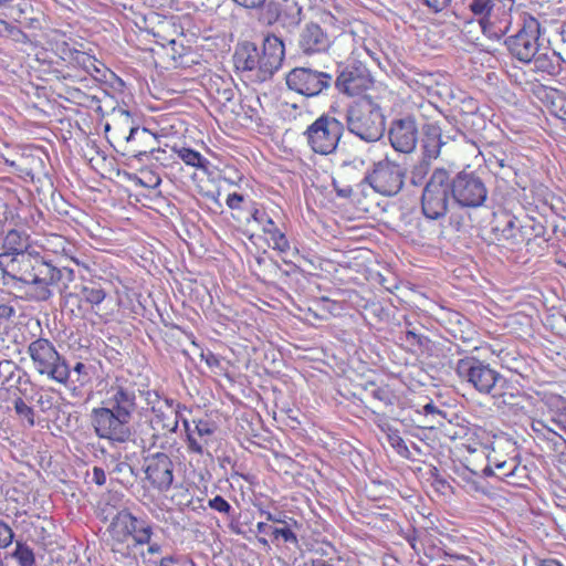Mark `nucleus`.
I'll use <instances>...</instances> for the list:
<instances>
[{
	"label": "nucleus",
	"mask_w": 566,
	"mask_h": 566,
	"mask_svg": "<svg viewBox=\"0 0 566 566\" xmlns=\"http://www.w3.org/2000/svg\"><path fill=\"white\" fill-rule=\"evenodd\" d=\"M489 189L474 170L437 167L428 177L421 193V212L428 220L446 218L451 206L478 209L485 206Z\"/></svg>",
	"instance_id": "f257e3e1"
},
{
	"label": "nucleus",
	"mask_w": 566,
	"mask_h": 566,
	"mask_svg": "<svg viewBox=\"0 0 566 566\" xmlns=\"http://www.w3.org/2000/svg\"><path fill=\"white\" fill-rule=\"evenodd\" d=\"M285 55L283 41L276 35H268L262 45V52L252 42L238 45L233 54L234 66L238 71L252 73L256 82H265L282 66Z\"/></svg>",
	"instance_id": "f03ea898"
},
{
	"label": "nucleus",
	"mask_w": 566,
	"mask_h": 566,
	"mask_svg": "<svg viewBox=\"0 0 566 566\" xmlns=\"http://www.w3.org/2000/svg\"><path fill=\"white\" fill-rule=\"evenodd\" d=\"M17 261L20 274L13 275V279L25 284L38 285V300L41 301H46L52 296L50 286L66 289L75 280V272L72 268L57 266L39 252L22 254V258Z\"/></svg>",
	"instance_id": "7ed1b4c3"
},
{
	"label": "nucleus",
	"mask_w": 566,
	"mask_h": 566,
	"mask_svg": "<svg viewBox=\"0 0 566 566\" xmlns=\"http://www.w3.org/2000/svg\"><path fill=\"white\" fill-rule=\"evenodd\" d=\"M356 75V137L363 142L377 143L385 132V116L375 95V90L359 84Z\"/></svg>",
	"instance_id": "20e7f679"
},
{
	"label": "nucleus",
	"mask_w": 566,
	"mask_h": 566,
	"mask_svg": "<svg viewBox=\"0 0 566 566\" xmlns=\"http://www.w3.org/2000/svg\"><path fill=\"white\" fill-rule=\"evenodd\" d=\"M376 157L377 154L363 160L364 177L360 185H368L385 196L397 195L403 186L402 168L388 159L378 160Z\"/></svg>",
	"instance_id": "39448f33"
},
{
	"label": "nucleus",
	"mask_w": 566,
	"mask_h": 566,
	"mask_svg": "<svg viewBox=\"0 0 566 566\" xmlns=\"http://www.w3.org/2000/svg\"><path fill=\"white\" fill-rule=\"evenodd\" d=\"M28 354L39 374L46 375L60 384L67 382L71 368L49 339L40 337L31 342L28 346Z\"/></svg>",
	"instance_id": "423d86ee"
},
{
	"label": "nucleus",
	"mask_w": 566,
	"mask_h": 566,
	"mask_svg": "<svg viewBox=\"0 0 566 566\" xmlns=\"http://www.w3.org/2000/svg\"><path fill=\"white\" fill-rule=\"evenodd\" d=\"M542 28L539 21L531 14H521V27L516 34L505 39L507 50L520 62L530 64L542 48L539 38Z\"/></svg>",
	"instance_id": "0eeeda50"
},
{
	"label": "nucleus",
	"mask_w": 566,
	"mask_h": 566,
	"mask_svg": "<svg viewBox=\"0 0 566 566\" xmlns=\"http://www.w3.org/2000/svg\"><path fill=\"white\" fill-rule=\"evenodd\" d=\"M457 375L473 386L480 394L491 395L505 384V378L489 364L475 358L464 357L458 360Z\"/></svg>",
	"instance_id": "6e6552de"
},
{
	"label": "nucleus",
	"mask_w": 566,
	"mask_h": 566,
	"mask_svg": "<svg viewBox=\"0 0 566 566\" xmlns=\"http://www.w3.org/2000/svg\"><path fill=\"white\" fill-rule=\"evenodd\" d=\"M130 420L106 406L93 408L91 412V424L95 434L99 439L109 440L113 443L130 441L133 437Z\"/></svg>",
	"instance_id": "1a4fd4ad"
},
{
	"label": "nucleus",
	"mask_w": 566,
	"mask_h": 566,
	"mask_svg": "<svg viewBox=\"0 0 566 566\" xmlns=\"http://www.w3.org/2000/svg\"><path fill=\"white\" fill-rule=\"evenodd\" d=\"M343 130L340 120L323 115L307 127L305 135L313 151L327 155L339 145Z\"/></svg>",
	"instance_id": "9d476101"
},
{
	"label": "nucleus",
	"mask_w": 566,
	"mask_h": 566,
	"mask_svg": "<svg viewBox=\"0 0 566 566\" xmlns=\"http://www.w3.org/2000/svg\"><path fill=\"white\" fill-rule=\"evenodd\" d=\"M358 369L356 367V398L371 407L391 406L395 396L384 377L371 369L358 374Z\"/></svg>",
	"instance_id": "9b49d317"
},
{
	"label": "nucleus",
	"mask_w": 566,
	"mask_h": 566,
	"mask_svg": "<svg viewBox=\"0 0 566 566\" xmlns=\"http://www.w3.org/2000/svg\"><path fill=\"white\" fill-rule=\"evenodd\" d=\"M137 385L124 377H116L105 392L103 405L133 419L137 405Z\"/></svg>",
	"instance_id": "f8f14e48"
},
{
	"label": "nucleus",
	"mask_w": 566,
	"mask_h": 566,
	"mask_svg": "<svg viewBox=\"0 0 566 566\" xmlns=\"http://www.w3.org/2000/svg\"><path fill=\"white\" fill-rule=\"evenodd\" d=\"M332 82L331 74L311 67H294L286 75L287 87L307 97L319 95Z\"/></svg>",
	"instance_id": "ddd939ff"
},
{
	"label": "nucleus",
	"mask_w": 566,
	"mask_h": 566,
	"mask_svg": "<svg viewBox=\"0 0 566 566\" xmlns=\"http://www.w3.org/2000/svg\"><path fill=\"white\" fill-rule=\"evenodd\" d=\"M384 266L378 262L376 254L368 247H356V284H370L373 287H381L392 293L394 285H386V276L382 273Z\"/></svg>",
	"instance_id": "4468645a"
},
{
	"label": "nucleus",
	"mask_w": 566,
	"mask_h": 566,
	"mask_svg": "<svg viewBox=\"0 0 566 566\" xmlns=\"http://www.w3.org/2000/svg\"><path fill=\"white\" fill-rule=\"evenodd\" d=\"M388 138L391 147L402 154H411L419 140V127L415 116L406 115L390 122Z\"/></svg>",
	"instance_id": "2eb2a0df"
},
{
	"label": "nucleus",
	"mask_w": 566,
	"mask_h": 566,
	"mask_svg": "<svg viewBox=\"0 0 566 566\" xmlns=\"http://www.w3.org/2000/svg\"><path fill=\"white\" fill-rule=\"evenodd\" d=\"M144 472L150 485L166 492L174 482V463L168 454L156 452L145 458Z\"/></svg>",
	"instance_id": "dca6fc26"
},
{
	"label": "nucleus",
	"mask_w": 566,
	"mask_h": 566,
	"mask_svg": "<svg viewBox=\"0 0 566 566\" xmlns=\"http://www.w3.org/2000/svg\"><path fill=\"white\" fill-rule=\"evenodd\" d=\"M494 6L495 0H471L469 3V10L479 18V23L483 34L490 39L500 40L509 32L512 23V17L510 13H504L497 25L491 22L490 15Z\"/></svg>",
	"instance_id": "f3484780"
},
{
	"label": "nucleus",
	"mask_w": 566,
	"mask_h": 566,
	"mask_svg": "<svg viewBox=\"0 0 566 566\" xmlns=\"http://www.w3.org/2000/svg\"><path fill=\"white\" fill-rule=\"evenodd\" d=\"M296 44L302 54L312 56L327 52L332 45V40L318 23L306 22L300 28Z\"/></svg>",
	"instance_id": "a211bd4d"
},
{
	"label": "nucleus",
	"mask_w": 566,
	"mask_h": 566,
	"mask_svg": "<svg viewBox=\"0 0 566 566\" xmlns=\"http://www.w3.org/2000/svg\"><path fill=\"white\" fill-rule=\"evenodd\" d=\"M125 143L126 154L142 160L143 157H148L156 150L158 140L157 136L148 128L130 126L129 133L125 137Z\"/></svg>",
	"instance_id": "6ab92c4d"
},
{
	"label": "nucleus",
	"mask_w": 566,
	"mask_h": 566,
	"mask_svg": "<svg viewBox=\"0 0 566 566\" xmlns=\"http://www.w3.org/2000/svg\"><path fill=\"white\" fill-rule=\"evenodd\" d=\"M61 57L70 64L77 66L90 74L95 80L105 77V65L98 62L94 56L88 53L71 48L66 42L59 46Z\"/></svg>",
	"instance_id": "aec40b11"
},
{
	"label": "nucleus",
	"mask_w": 566,
	"mask_h": 566,
	"mask_svg": "<svg viewBox=\"0 0 566 566\" xmlns=\"http://www.w3.org/2000/svg\"><path fill=\"white\" fill-rule=\"evenodd\" d=\"M382 55L384 52L375 40L363 39L359 48L356 46V75L360 76L358 78L359 84L373 86V80L369 74L365 75V72H367L366 66L368 60L373 64L380 66Z\"/></svg>",
	"instance_id": "412c9836"
},
{
	"label": "nucleus",
	"mask_w": 566,
	"mask_h": 566,
	"mask_svg": "<svg viewBox=\"0 0 566 566\" xmlns=\"http://www.w3.org/2000/svg\"><path fill=\"white\" fill-rule=\"evenodd\" d=\"M354 7L347 0H336L326 14L325 22L329 23L340 34H354Z\"/></svg>",
	"instance_id": "4be33fe9"
},
{
	"label": "nucleus",
	"mask_w": 566,
	"mask_h": 566,
	"mask_svg": "<svg viewBox=\"0 0 566 566\" xmlns=\"http://www.w3.org/2000/svg\"><path fill=\"white\" fill-rule=\"evenodd\" d=\"M527 228L523 227L521 221L513 216H504L497 219L492 228L497 240H504L512 245L523 243V233H526Z\"/></svg>",
	"instance_id": "5701e85b"
},
{
	"label": "nucleus",
	"mask_w": 566,
	"mask_h": 566,
	"mask_svg": "<svg viewBox=\"0 0 566 566\" xmlns=\"http://www.w3.org/2000/svg\"><path fill=\"white\" fill-rule=\"evenodd\" d=\"M150 410L153 413L150 419L151 430L176 433L181 418V410H186V406L177 403L176 409L170 413H167L161 408L157 407H151Z\"/></svg>",
	"instance_id": "b1692460"
},
{
	"label": "nucleus",
	"mask_w": 566,
	"mask_h": 566,
	"mask_svg": "<svg viewBox=\"0 0 566 566\" xmlns=\"http://www.w3.org/2000/svg\"><path fill=\"white\" fill-rule=\"evenodd\" d=\"M422 132V156L434 160L440 156L442 147L447 144L442 129L437 123H428L423 125Z\"/></svg>",
	"instance_id": "393cba45"
},
{
	"label": "nucleus",
	"mask_w": 566,
	"mask_h": 566,
	"mask_svg": "<svg viewBox=\"0 0 566 566\" xmlns=\"http://www.w3.org/2000/svg\"><path fill=\"white\" fill-rule=\"evenodd\" d=\"M531 63L534 65V71L554 76L560 73L563 59L555 51H549L548 48H541L538 53L535 54L534 60H531Z\"/></svg>",
	"instance_id": "a878e982"
},
{
	"label": "nucleus",
	"mask_w": 566,
	"mask_h": 566,
	"mask_svg": "<svg viewBox=\"0 0 566 566\" xmlns=\"http://www.w3.org/2000/svg\"><path fill=\"white\" fill-rule=\"evenodd\" d=\"M28 240L29 237L24 232L15 229L8 230L0 241V249L3 250L0 258L14 254L21 259L22 254H29L30 252H27L29 245Z\"/></svg>",
	"instance_id": "bb28decb"
},
{
	"label": "nucleus",
	"mask_w": 566,
	"mask_h": 566,
	"mask_svg": "<svg viewBox=\"0 0 566 566\" xmlns=\"http://www.w3.org/2000/svg\"><path fill=\"white\" fill-rule=\"evenodd\" d=\"M356 312L370 326L384 321L388 313L380 302L356 295Z\"/></svg>",
	"instance_id": "cd10ccee"
},
{
	"label": "nucleus",
	"mask_w": 566,
	"mask_h": 566,
	"mask_svg": "<svg viewBox=\"0 0 566 566\" xmlns=\"http://www.w3.org/2000/svg\"><path fill=\"white\" fill-rule=\"evenodd\" d=\"M134 523H137V517L128 510L118 511L108 526L112 538L118 544L126 542L129 537V531Z\"/></svg>",
	"instance_id": "c85d7f7f"
},
{
	"label": "nucleus",
	"mask_w": 566,
	"mask_h": 566,
	"mask_svg": "<svg viewBox=\"0 0 566 566\" xmlns=\"http://www.w3.org/2000/svg\"><path fill=\"white\" fill-rule=\"evenodd\" d=\"M492 174L509 185L525 188L521 181L517 161L513 156L503 154L502 165L495 167Z\"/></svg>",
	"instance_id": "c756f323"
},
{
	"label": "nucleus",
	"mask_w": 566,
	"mask_h": 566,
	"mask_svg": "<svg viewBox=\"0 0 566 566\" xmlns=\"http://www.w3.org/2000/svg\"><path fill=\"white\" fill-rule=\"evenodd\" d=\"M78 290L76 296L80 301L90 304L92 307L98 306L106 297L107 293L99 281H84L76 286Z\"/></svg>",
	"instance_id": "7c9ffc66"
},
{
	"label": "nucleus",
	"mask_w": 566,
	"mask_h": 566,
	"mask_svg": "<svg viewBox=\"0 0 566 566\" xmlns=\"http://www.w3.org/2000/svg\"><path fill=\"white\" fill-rule=\"evenodd\" d=\"M494 469L500 479H506L511 484H518L520 479L526 475V468L520 467L514 458L494 462Z\"/></svg>",
	"instance_id": "2f4dec72"
},
{
	"label": "nucleus",
	"mask_w": 566,
	"mask_h": 566,
	"mask_svg": "<svg viewBox=\"0 0 566 566\" xmlns=\"http://www.w3.org/2000/svg\"><path fill=\"white\" fill-rule=\"evenodd\" d=\"M520 395V390L511 381L505 378V384L499 390L493 391L490 396L494 399V406L503 408L505 406L516 405V398Z\"/></svg>",
	"instance_id": "473e14b6"
},
{
	"label": "nucleus",
	"mask_w": 566,
	"mask_h": 566,
	"mask_svg": "<svg viewBox=\"0 0 566 566\" xmlns=\"http://www.w3.org/2000/svg\"><path fill=\"white\" fill-rule=\"evenodd\" d=\"M406 325L407 326L403 340L411 347H415V352L430 350L432 346L431 339L428 336L421 334L416 327H412L411 323L407 322Z\"/></svg>",
	"instance_id": "72a5a7b5"
},
{
	"label": "nucleus",
	"mask_w": 566,
	"mask_h": 566,
	"mask_svg": "<svg viewBox=\"0 0 566 566\" xmlns=\"http://www.w3.org/2000/svg\"><path fill=\"white\" fill-rule=\"evenodd\" d=\"M262 230L264 233L270 235V239L273 242V249L279 250L280 252H286L290 250L289 240L286 239L285 234L276 227L272 218L266 219V222H264L262 226Z\"/></svg>",
	"instance_id": "f704fd0d"
},
{
	"label": "nucleus",
	"mask_w": 566,
	"mask_h": 566,
	"mask_svg": "<svg viewBox=\"0 0 566 566\" xmlns=\"http://www.w3.org/2000/svg\"><path fill=\"white\" fill-rule=\"evenodd\" d=\"M111 462L113 463L111 472L116 475L117 481L122 484L130 483L138 476V472L127 461H120V454L118 457L113 455Z\"/></svg>",
	"instance_id": "c9c22d12"
},
{
	"label": "nucleus",
	"mask_w": 566,
	"mask_h": 566,
	"mask_svg": "<svg viewBox=\"0 0 566 566\" xmlns=\"http://www.w3.org/2000/svg\"><path fill=\"white\" fill-rule=\"evenodd\" d=\"M259 21L266 25H272L279 21L282 14V3L275 0H265V4L260 7Z\"/></svg>",
	"instance_id": "e433bc0d"
},
{
	"label": "nucleus",
	"mask_w": 566,
	"mask_h": 566,
	"mask_svg": "<svg viewBox=\"0 0 566 566\" xmlns=\"http://www.w3.org/2000/svg\"><path fill=\"white\" fill-rule=\"evenodd\" d=\"M176 153L186 165L197 169L207 170L210 165L209 160L195 149L181 147Z\"/></svg>",
	"instance_id": "4c0bfd02"
},
{
	"label": "nucleus",
	"mask_w": 566,
	"mask_h": 566,
	"mask_svg": "<svg viewBox=\"0 0 566 566\" xmlns=\"http://www.w3.org/2000/svg\"><path fill=\"white\" fill-rule=\"evenodd\" d=\"M11 557L14 558L20 566H35L36 563L33 549L22 541L15 542V548L11 553Z\"/></svg>",
	"instance_id": "58836bf2"
},
{
	"label": "nucleus",
	"mask_w": 566,
	"mask_h": 566,
	"mask_svg": "<svg viewBox=\"0 0 566 566\" xmlns=\"http://www.w3.org/2000/svg\"><path fill=\"white\" fill-rule=\"evenodd\" d=\"M335 87L339 93L347 96L354 95V71L349 66H345L338 71L335 78Z\"/></svg>",
	"instance_id": "ea45409f"
},
{
	"label": "nucleus",
	"mask_w": 566,
	"mask_h": 566,
	"mask_svg": "<svg viewBox=\"0 0 566 566\" xmlns=\"http://www.w3.org/2000/svg\"><path fill=\"white\" fill-rule=\"evenodd\" d=\"M431 159L423 156L411 167L410 170V182L413 186H420L424 182L426 178L430 175Z\"/></svg>",
	"instance_id": "a19ab883"
},
{
	"label": "nucleus",
	"mask_w": 566,
	"mask_h": 566,
	"mask_svg": "<svg viewBox=\"0 0 566 566\" xmlns=\"http://www.w3.org/2000/svg\"><path fill=\"white\" fill-rule=\"evenodd\" d=\"M153 535L151 526L144 520L137 518L129 531V536H133L136 544L144 545L150 542Z\"/></svg>",
	"instance_id": "79ce46f5"
},
{
	"label": "nucleus",
	"mask_w": 566,
	"mask_h": 566,
	"mask_svg": "<svg viewBox=\"0 0 566 566\" xmlns=\"http://www.w3.org/2000/svg\"><path fill=\"white\" fill-rule=\"evenodd\" d=\"M356 150L358 151V159H359V166L360 168L356 165V169H359V170H363L364 171V168H363V160H366L368 157H373L375 156V154H377V159L378 160H381L382 159V147L381 145H376L375 143H367V142H364V144L361 146H356Z\"/></svg>",
	"instance_id": "37998d69"
},
{
	"label": "nucleus",
	"mask_w": 566,
	"mask_h": 566,
	"mask_svg": "<svg viewBox=\"0 0 566 566\" xmlns=\"http://www.w3.org/2000/svg\"><path fill=\"white\" fill-rule=\"evenodd\" d=\"M313 557L311 559H326L331 563L337 554L336 548L329 542H317L311 548Z\"/></svg>",
	"instance_id": "c03bdc74"
},
{
	"label": "nucleus",
	"mask_w": 566,
	"mask_h": 566,
	"mask_svg": "<svg viewBox=\"0 0 566 566\" xmlns=\"http://www.w3.org/2000/svg\"><path fill=\"white\" fill-rule=\"evenodd\" d=\"M523 227L527 228L526 233H523V242L526 244L533 239L543 238L546 233L545 226L535 219H528Z\"/></svg>",
	"instance_id": "a18cd8bd"
},
{
	"label": "nucleus",
	"mask_w": 566,
	"mask_h": 566,
	"mask_svg": "<svg viewBox=\"0 0 566 566\" xmlns=\"http://www.w3.org/2000/svg\"><path fill=\"white\" fill-rule=\"evenodd\" d=\"M273 541L282 539L284 543L296 544L297 536L292 531L287 521L281 523V526H273L272 531Z\"/></svg>",
	"instance_id": "49530a36"
},
{
	"label": "nucleus",
	"mask_w": 566,
	"mask_h": 566,
	"mask_svg": "<svg viewBox=\"0 0 566 566\" xmlns=\"http://www.w3.org/2000/svg\"><path fill=\"white\" fill-rule=\"evenodd\" d=\"M195 424L193 434H198L200 438H206L212 436L217 430V424L209 419H198L193 420Z\"/></svg>",
	"instance_id": "de8ad7c7"
},
{
	"label": "nucleus",
	"mask_w": 566,
	"mask_h": 566,
	"mask_svg": "<svg viewBox=\"0 0 566 566\" xmlns=\"http://www.w3.org/2000/svg\"><path fill=\"white\" fill-rule=\"evenodd\" d=\"M181 422H182V426H184L185 431H186L187 444H188L189 451H191V452H193L196 454H202L203 453V446H202L201 442H199L193 437V429H191L190 422L188 421V419H181Z\"/></svg>",
	"instance_id": "09e8293b"
},
{
	"label": "nucleus",
	"mask_w": 566,
	"mask_h": 566,
	"mask_svg": "<svg viewBox=\"0 0 566 566\" xmlns=\"http://www.w3.org/2000/svg\"><path fill=\"white\" fill-rule=\"evenodd\" d=\"M18 370L19 367L14 361L8 359L0 361V378L3 379V384H11Z\"/></svg>",
	"instance_id": "8fccbe9b"
},
{
	"label": "nucleus",
	"mask_w": 566,
	"mask_h": 566,
	"mask_svg": "<svg viewBox=\"0 0 566 566\" xmlns=\"http://www.w3.org/2000/svg\"><path fill=\"white\" fill-rule=\"evenodd\" d=\"M208 506L219 513H223L226 515H231L233 512L230 503L221 495H216L214 497L208 501Z\"/></svg>",
	"instance_id": "3c124183"
},
{
	"label": "nucleus",
	"mask_w": 566,
	"mask_h": 566,
	"mask_svg": "<svg viewBox=\"0 0 566 566\" xmlns=\"http://www.w3.org/2000/svg\"><path fill=\"white\" fill-rule=\"evenodd\" d=\"M14 410L20 417L27 419L30 426L34 424V411L22 398L14 401Z\"/></svg>",
	"instance_id": "603ef678"
},
{
	"label": "nucleus",
	"mask_w": 566,
	"mask_h": 566,
	"mask_svg": "<svg viewBox=\"0 0 566 566\" xmlns=\"http://www.w3.org/2000/svg\"><path fill=\"white\" fill-rule=\"evenodd\" d=\"M14 539V532L3 521L0 520V548L9 547Z\"/></svg>",
	"instance_id": "864d4df0"
},
{
	"label": "nucleus",
	"mask_w": 566,
	"mask_h": 566,
	"mask_svg": "<svg viewBox=\"0 0 566 566\" xmlns=\"http://www.w3.org/2000/svg\"><path fill=\"white\" fill-rule=\"evenodd\" d=\"M167 432L153 430V433L149 438V448H159L166 449L169 444Z\"/></svg>",
	"instance_id": "5fc2aeb1"
},
{
	"label": "nucleus",
	"mask_w": 566,
	"mask_h": 566,
	"mask_svg": "<svg viewBox=\"0 0 566 566\" xmlns=\"http://www.w3.org/2000/svg\"><path fill=\"white\" fill-rule=\"evenodd\" d=\"M391 447L397 451V453L403 458H409V449L401 437L398 434L389 437Z\"/></svg>",
	"instance_id": "6e6d98bb"
},
{
	"label": "nucleus",
	"mask_w": 566,
	"mask_h": 566,
	"mask_svg": "<svg viewBox=\"0 0 566 566\" xmlns=\"http://www.w3.org/2000/svg\"><path fill=\"white\" fill-rule=\"evenodd\" d=\"M4 35L17 42H25L28 40L27 34L20 28L8 22Z\"/></svg>",
	"instance_id": "4d7b16f0"
},
{
	"label": "nucleus",
	"mask_w": 566,
	"mask_h": 566,
	"mask_svg": "<svg viewBox=\"0 0 566 566\" xmlns=\"http://www.w3.org/2000/svg\"><path fill=\"white\" fill-rule=\"evenodd\" d=\"M433 13H439L450 6L451 0H420Z\"/></svg>",
	"instance_id": "13d9d810"
},
{
	"label": "nucleus",
	"mask_w": 566,
	"mask_h": 566,
	"mask_svg": "<svg viewBox=\"0 0 566 566\" xmlns=\"http://www.w3.org/2000/svg\"><path fill=\"white\" fill-rule=\"evenodd\" d=\"M160 566H195V563L188 558H177L174 556H166L161 558Z\"/></svg>",
	"instance_id": "bf43d9fd"
},
{
	"label": "nucleus",
	"mask_w": 566,
	"mask_h": 566,
	"mask_svg": "<svg viewBox=\"0 0 566 566\" xmlns=\"http://www.w3.org/2000/svg\"><path fill=\"white\" fill-rule=\"evenodd\" d=\"M72 371L77 375L75 381L83 384L90 378L88 367L84 363L77 361L73 369H71V373Z\"/></svg>",
	"instance_id": "052dcab7"
},
{
	"label": "nucleus",
	"mask_w": 566,
	"mask_h": 566,
	"mask_svg": "<svg viewBox=\"0 0 566 566\" xmlns=\"http://www.w3.org/2000/svg\"><path fill=\"white\" fill-rule=\"evenodd\" d=\"M547 440L554 444L556 451L563 452V450L566 449V440L553 430H548Z\"/></svg>",
	"instance_id": "680f3d73"
},
{
	"label": "nucleus",
	"mask_w": 566,
	"mask_h": 566,
	"mask_svg": "<svg viewBox=\"0 0 566 566\" xmlns=\"http://www.w3.org/2000/svg\"><path fill=\"white\" fill-rule=\"evenodd\" d=\"M237 6L247 10L259 11L261 6L265 4V0H232Z\"/></svg>",
	"instance_id": "e2e57ef3"
},
{
	"label": "nucleus",
	"mask_w": 566,
	"mask_h": 566,
	"mask_svg": "<svg viewBox=\"0 0 566 566\" xmlns=\"http://www.w3.org/2000/svg\"><path fill=\"white\" fill-rule=\"evenodd\" d=\"M29 9H32V6L25 1H22L13 8L12 15L17 21L22 22V19L25 18L24 15L27 14Z\"/></svg>",
	"instance_id": "0e129e2a"
},
{
	"label": "nucleus",
	"mask_w": 566,
	"mask_h": 566,
	"mask_svg": "<svg viewBox=\"0 0 566 566\" xmlns=\"http://www.w3.org/2000/svg\"><path fill=\"white\" fill-rule=\"evenodd\" d=\"M218 94L219 102L222 104L230 103L234 98V90L230 84H227L226 87L218 90Z\"/></svg>",
	"instance_id": "69168bd1"
},
{
	"label": "nucleus",
	"mask_w": 566,
	"mask_h": 566,
	"mask_svg": "<svg viewBox=\"0 0 566 566\" xmlns=\"http://www.w3.org/2000/svg\"><path fill=\"white\" fill-rule=\"evenodd\" d=\"M553 106L555 107V115L559 118H565V116H566V97L559 96L556 101L553 102Z\"/></svg>",
	"instance_id": "338daca9"
},
{
	"label": "nucleus",
	"mask_w": 566,
	"mask_h": 566,
	"mask_svg": "<svg viewBox=\"0 0 566 566\" xmlns=\"http://www.w3.org/2000/svg\"><path fill=\"white\" fill-rule=\"evenodd\" d=\"M243 200H244L243 195L233 192L228 196L227 206L230 209H239L240 205L243 202Z\"/></svg>",
	"instance_id": "774afa93"
}]
</instances>
